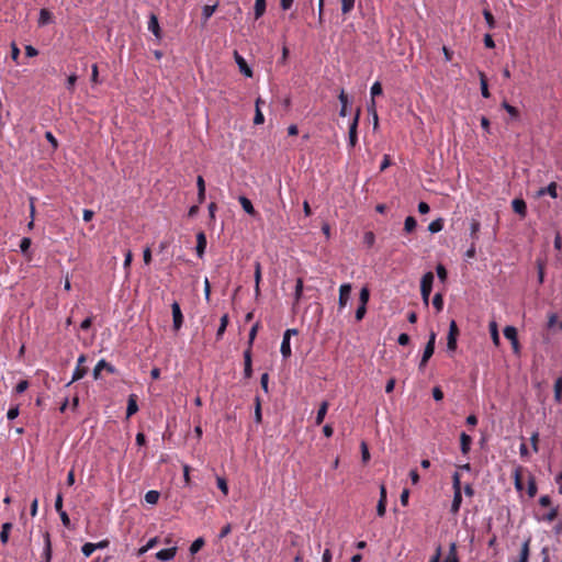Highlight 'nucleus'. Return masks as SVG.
I'll use <instances>...</instances> for the list:
<instances>
[{"mask_svg":"<svg viewBox=\"0 0 562 562\" xmlns=\"http://www.w3.org/2000/svg\"><path fill=\"white\" fill-rule=\"evenodd\" d=\"M328 411V402L324 401L321 403L319 408L317 411L315 424L321 425L324 422V418Z\"/></svg>","mask_w":562,"mask_h":562,"instance_id":"24","label":"nucleus"},{"mask_svg":"<svg viewBox=\"0 0 562 562\" xmlns=\"http://www.w3.org/2000/svg\"><path fill=\"white\" fill-rule=\"evenodd\" d=\"M252 376V359L250 347L244 351V378L250 379Z\"/></svg>","mask_w":562,"mask_h":562,"instance_id":"11","label":"nucleus"},{"mask_svg":"<svg viewBox=\"0 0 562 562\" xmlns=\"http://www.w3.org/2000/svg\"><path fill=\"white\" fill-rule=\"evenodd\" d=\"M370 299V291L367 286H363L359 294V304L367 305Z\"/></svg>","mask_w":562,"mask_h":562,"instance_id":"47","label":"nucleus"},{"mask_svg":"<svg viewBox=\"0 0 562 562\" xmlns=\"http://www.w3.org/2000/svg\"><path fill=\"white\" fill-rule=\"evenodd\" d=\"M438 278L443 282L447 279V270L442 265L436 267Z\"/></svg>","mask_w":562,"mask_h":562,"instance_id":"60","label":"nucleus"},{"mask_svg":"<svg viewBox=\"0 0 562 562\" xmlns=\"http://www.w3.org/2000/svg\"><path fill=\"white\" fill-rule=\"evenodd\" d=\"M303 295V280L301 278L296 279L295 291H294V302L299 303Z\"/></svg>","mask_w":562,"mask_h":562,"instance_id":"38","label":"nucleus"},{"mask_svg":"<svg viewBox=\"0 0 562 562\" xmlns=\"http://www.w3.org/2000/svg\"><path fill=\"white\" fill-rule=\"evenodd\" d=\"M176 553H177L176 547L161 549L156 553V558L159 561H171L175 558Z\"/></svg>","mask_w":562,"mask_h":562,"instance_id":"14","label":"nucleus"},{"mask_svg":"<svg viewBox=\"0 0 562 562\" xmlns=\"http://www.w3.org/2000/svg\"><path fill=\"white\" fill-rule=\"evenodd\" d=\"M416 226H417V222H416L415 217H413V216H407V217L405 218V222H404V231H405L406 233H412V232H414V231H415V228H416Z\"/></svg>","mask_w":562,"mask_h":562,"instance_id":"36","label":"nucleus"},{"mask_svg":"<svg viewBox=\"0 0 562 562\" xmlns=\"http://www.w3.org/2000/svg\"><path fill=\"white\" fill-rule=\"evenodd\" d=\"M18 416H19V407L18 406L10 407L7 413V418L9 420H14Z\"/></svg>","mask_w":562,"mask_h":562,"instance_id":"61","label":"nucleus"},{"mask_svg":"<svg viewBox=\"0 0 562 562\" xmlns=\"http://www.w3.org/2000/svg\"><path fill=\"white\" fill-rule=\"evenodd\" d=\"M363 239H364V243H366L369 247H371V246L374 244V241H375V236H374V234H373L372 232H367V233L364 234V238H363Z\"/></svg>","mask_w":562,"mask_h":562,"instance_id":"64","label":"nucleus"},{"mask_svg":"<svg viewBox=\"0 0 562 562\" xmlns=\"http://www.w3.org/2000/svg\"><path fill=\"white\" fill-rule=\"evenodd\" d=\"M31 238L29 237H23L20 241V249H21V252L22 254H26L31 247Z\"/></svg>","mask_w":562,"mask_h":562,"instance_id":"52","label":"nucleus"},{"mask_svg":"<svg viewBox=\"0 0 562 562\" xmlns=\"http://www.w3.org/2000/svg\"><path fill=\"white\" fill-rule=\"evenodd\" d=\"M459 335V328L456 321H451L449 324V331L447 337V349L449 352H454L457 349V339Z\"/></svg>","mask_w":562,"mask_h":562,"instance_id":"3","label":"nucleus"},{"mask_svg":"<svg viewBox=\"0 0 562 562\" xmlns=\"http://www.w3.org/2000/svg\"><path fill=\"white\" fill-rule=\"evenodd\" d=\"M452 487H453V493H456L457 491L458 492H462L461 490V481H460V474L458 472H454L452 474Z\"/></svg>","mask_w":562,"mask_h":562,"instance_id":"50","label":"nucleus"},{"mask_svg":"<svg viewBox=\"0 0 562 562\" xmlns=\"http://www.w3.org/2000/svg\"><path fill=\"white\" fill-rule=\"evenodd\" d=\"M268 384H269V374L263 373L260 378V385H261L262 390L265 391V393L269 392Z\"/></svg>","mask_w":562,"mask_h":562,"instance_id":"63","label":"nucleus"},{"mask_svg":"<svg viewBox=\"0 0 562 562\" xmlns=\"http://www.w3.org/2000/svg\"><path fill=\"white\" fill-rule=\"evenodd\" d=\"M216 7L215 5H204L202 9V18L204 22H206L215 12Z\"/></svg>","mask_w":562,"mask_h":562,"instance_id":"46","label":"nucleus"},{"mask_svg":"<svg viewBox=\"0 0 562 562\" xmlns=\"http://www.w3.org/2000/svg\"><path fill=\"white\" fill-rule=\"evenodd\" d=\"M435 344H436V333L431 331L429 335V339L425 346L423 356H422L424 358V361H428L432 357V355L435 352Z\"/></svg>","mask_w":562,"mask_h":562,"instance_id":"12","label":"nucleus"},{"mask_svg":"<svg viewBox=\"0 0 562 562\" xmlns=\"http://www.w3.org/2000/svg\"><path fill=\"white\" fill-rule=\"evenodd\" d=\"M216 484H217V487L223 492L224 495L228 494L227 481L224 477L217 476Z\"/></svg>","mask_w":562,"mask_h":562,"instance_id":"49","label":"nucleus"},{"mask_svg":"<svg viewBox=\"0 0 562 562\" xmlns=\"http://www.w3.org/2000/svg\"><path fill=\"white\" fill-rule=\"evenodd\" d=\"M45 138L46 140L52 145L53 149H57L58 148V140L57 138L53 135L52 132L47 131L45 133Z\"/></svg>","mask_w":562,"mask_h":562,"instance_id":"53","label":"nucleus"},{"mask_svg":"<svg viewBox=\"0 0 562 562\" xmlns=\"http://www.w3.org/2000/svg\"><path fill=\"white\" fill-rule=\"evenodd\" d=\"M434 273L431 271L426 272L420 280V294L423 299V303L427 306L429 302V296L432 290L434 283Z\"/></svg>","mask_w":562,"mask_h":562,"instance_id":"1","label":"nucleus"},{"mask_svg":"<svg viewBox=\"0 0 562 562\" xmlns=\"http://www.w3.org/2000/svg\"><path fill=\"white\" fill-rule=\"evenodd\" d=\"M12 529V524L11 522H4L1 527V532H0V541L5 544L9 540V533H10V530Z\"/></svg>","mask_w":562,"mask_h":562,"instance_id":"31","label":"nucleus"},{"mask_svg":"<svg viewBox=\"0 0 562 562\" xmlns=\"http://www.w3.org/2000/svg\"><path fill=\"white\" fill-rule=\"evenodd\" d=\"M43 559L44 562H50L52 560V542H50V536L48 532L44 533V548H43Z\"/></svg>","mask_w":562,"mask_h":562,"instance_id":"15","label":"nucleus"},{"mask_svg":"<svg viewBox=\"0 0 562 562\" xmlns=\"http://www.w3.org/2000/svg\"><path fill=\"white\" fill-rule=\"evenodd\" d=\"M106 370L109 373H115V368L109 363L105 359H101L98 361L95 367L93 368V379L99 380L101 378V371Z\"/></svg>","mask_w":562,"mask_h":562,"instance_id":"8","label":"nucleus"},{"mask_svg":"<svg viewBox=\"0 0 562 562\" xmlns=\"http://www.w3.org/2000/svg\"><path fill=\"white\" fill-rule=\"evenodd\" d=\"M59 517H60V520L64 525V527L66 528H70L71 524H70V518L68 516V514L64 510V512H59Z\"/></svg>","mask_w":562,"mask_h":562,"instance_id":"62","label":"nucleus"},{"mask_svg":"<svg viewBox=\"0 0 562 562\" xmlns=\"http://www.w3.org/2000/svg\"><path fill=\"white\" fill-rule=\"evenodd\" d=\"M94 551H95V547H94V543H92V542H86L81 547V552L86 558H89Z\"/></svg>","mask_w":562,"mask_h":562,"instance_id":"45","label":"nucleus"},{"mask_svg":"<svg viewBox=\"0 0 562 562\" xmlns=\"http://www.w3.org/2000/svg\"><path fill=\"white\" fill-rule=\"evenodd\" d=\"M432 305L437 312H441L443 308V296L441 293H436L432 297Z\"/></svg>","mask_w":562,"mask_h":562,"instance_id":"41","label":"nucleus"},{"mask_svg":"<svg viewBox=\"0 0 562 562\" xmlns=\"http://www.w3.org/2000/svg\"><path fill=\"white\" fill-rule=\"evenodd\" d=\"M537 491H538V488H537V484H536L535 480L530 479L528 481V487H527L528 495L530 497H533L537 494Z\"/></svg>","mask_w":562,"mask_h":562,"instance_id":"55","label":"nucleus"},{"mask_svg":"<svg viewBox=\"0 0 562 562\" xmlns=\"http://www.w3.org/2000/svg\"><path fill=\"white\" fill-rule=\"evenodd\" d=\"M261 279V266L259 262H256L255 265V291L258 294L259 293V282Z\"/></svg>","mask_w":562,"mask_h":562,"instance_id":"44","label":"nucleus"},{"mask_svg":"<svg viewBox=\"0 0 562 562\" xmlns=\"http://www.w3.org/2000/svg\"><path fill=\"white\" fill-rule=\"evenodd\" d=\"M351 284L350 283H344L339 288V299H338V308L339 311L344 310L347 306V303L350 299L351 294Z\"/></svg>","mask_w":562,"mask_h":562,"instance_id":"6","label":"nucleus"},{"mask_svg":"<svg viewBox=\"0 0 562 562\" xmlns=\"http://www.w3.org/2000/svg\"><path fill=\"white\" fill-rule=\"evenodd\" d=\"M280 352H281L283 359H288L292 355L290 339L288 338V336L286 337H282Z\"/></svg>","mask_w":562,"mask_h":562,"instance_id":"23","label":"nucleus"},{"mask_svg":"<svg viewBox=\"0 0 562 562\" xmlns=\"http://www.w3.org/2000/svg\"><path fill=\"white\" fill-rule=\"evenodd\" d=\"M483 16L486 21V24L488 26L490 30L494 29L496 26V22H495V19L492 14V12L487 9H484L483 10Z\"/></svg>","mask_w":562,"mask_h":562,"instance_id":"40","label":"nucleus"},{"mask_svg":"<svg viewBox=\"0 0 562 562\" xmlns=\"http://www.w3.org/2000/svg\"><path fill=\"white\" fill-rule=\"evenodd\" d=\"M235 61L239 68V71L247 78H251L254 72L252 69L248 66L245 58L239 55L237 52L234 53Z\"/></svg>","mask_w":562,"mask_h":562,"instance_id":"10","label":"nucleus"},{"mask_svg":"<svg viewBox=\"0 0 562 562\" xmlns=\"http://www.w3.org/2000/svg\"><path fill=\"white\" fill-rule=\"evenodd\" d=\"M443 562H460L459 557L457 554V544L456 542H451L449 547V552L443 560Z\"/></svg>","mask_w":562,"mask_h":562,"instance_id":"27","label":"nucleus"},{"mask_svg":"<svg viewBox=\"0 0 562 562\" xmlns=\"http://www.w3.org/2000/svg\"><path fill=\"white\" fill-rule=\"evenodd\" d=\"M77 75L75 74H71L70 76H68L67 78V83H66V88L69 90V91H74L75 89V86H76V82H77Z\"/></svg>","mask_w":562,"mask_h":562,"instance_id":"58","label":"nucleus"},{"mask_svg":"<svg viewBox=\"0 0 562 562\" xmlns=\"http://www.w3.org/2000/svg\"><path fill=\"white\" fill-rule=\"evenodd\" d=\"M529 543L530 539L526 540L520 549L519 559L516 562H528L529 560Z\"/></svg>","mask_w":562,"mask_h":562,"instance_id":"29","label":"nucleus"},{"mask_svg":"<svg viewBox=\"0 0 562 562\" xmlns=\"http://www.w3.org/2000/svg\"><path fill=\"white\" fill-rule=\"evenodd\" d=\"M367 313V305L359 304V306L356 310L355 317L357 322H360L363 319L364 315Z\"/></svg>","mask_w":562,"mask_h":562,"instance_id":"51","label":"nucleus"},{"mask_svg":"<svg viewBox=\"0 0 562 562\" xmlns=\"http://www.w3.org/2000/svg\"><path fill=\"white\" fill-rule=\"evenodd\" d=\"M338 99L341 103V108H340V111H339V116H347L348 114V104H349V100H348V95L345 93V90H341L339 95H338Z\"/></svg>","mask_w":562,"mask_h":562,"instance_id":"21","label":"nucleus"},{"mask_svg":"<svg viewBox=\"0 0 562 562\" xmlns=\"http://www.w3.org/2000/svg\"><path fill=\"white\" fill-rule=\"evenodd\" d=\"M138 411L137 400L135 394H131L127 400L126 417L130 418Z\"/></svg>","mask_w":562,"mask_h":562,"instance_id":"18","label":"nucleus"},{"mask_svg":"<svg viewBox=\"0 0 562 562\" xmlns=\"http://www.w3.org/2000/svg\"><path fill=\"white\" fill-rule=\"evenodd\" d=\"M386 513V502L383 499H379L376 505V514L379 517H383Z\"/></svg>","mask_w":562,"mask_h":562,"instance_id":"56","label":"nucleus"},{"mask_svg":"<svg viewBox=\"0 0 562 562\" xmlns=\"http://www.w3.org/2000/svg\"><path fill=\"white\" fill-rule=\"evenodd\" d=\"M29 387V382L26 380H21L16 385H15V392L18 394H22L23 392H25Z\"/></svg>","mask_w":562,"mask_h":562,"instance_id":"59","label":"nucleus"},{"mask_svg":"<svg viewBox=\"0 0 562 562\" xmlns=\"http://www.w3.org/2000/svg\"><path fill=\"white\" fill-rule=\"evenodd\" d=\"M160 497V493L155 490H150L145 494V502L150 505H155L158 503Z\"/></svg>","mask_w":562,"mask_h":562,"instance_id":"30","label":"nucleus"},{"mask_svg":"<svg viewBox=\"0 0 562 562\" xmlns=\"http://www.w3.org/2000/svg\"><path fill=\"white\" fill-rule=\"evenodd\" d=\"M266 0H256L255 2V18H261L266 12Z\"/></svg>","mask_w":562,"mask_h":562,"instance_id":"33","label":"nucleus"},{"mask_svg":"<svg viewBox=\"0 0 562 562\" xmlns=\"http://www.w3.org/2000/svg\"><path fill=\"white\" fill-rule=\"evenodd\" d=\"M490 331H491V337H492L493 342L496 346H498L499 345V334H498L496 322L493 321L490 323Z\"/></svg>","mask_w":562,"mask_h":562,"instance_id":"37","label":"nucleus"},{"mask_svg":"<svg viewBox=\"0 0 562 562\" xmlns=\"http://www.w3.org/2000/svg\"><path fill=\"white\" fill-rule=\"evenodd\" d=\"M512 206L515 213L525 217L527 214V205L522 199H514L512 202Z\"/></svg>","mask_w":562,"mask_h":562,"instance_id":"17","label":"nucleus"},{"mask_svg":"<svg viewBox=\"0 0 562 562\" xmlns=\"http://www.w3.org/2000/svg\"><path fill=\"white\" fill-rule=\"evenodd\" d=\"M472 438L467 432L460 434V450L463 456H467L471 449Z\"/></svg>","mask_w":562,"mask_h":562,"instance_id":"16","label":"nucleus"},{"mask_svg":"<svg viewBox=\"0 0 562 562\" xmlns=\"http://www.w3.org/2000/svg\"><path fill=\"white\" fill-rule=\"evenodd\" d=\"M206 236L204 234V232H199L196 234V247H195V251H196V256L199 258H202L204 256V252H205V249H206Z\"/></svg>","mask_w":562,"mask_h":562,"instance_id":"13","label":"nucleus"},{"mask_svg":"<svg viewBox=\"0 0 562 562\" xmlns=\"http://www.w3.org/2000/svg\"><path fill=\"white\" fill-rule=\"evenodd\" d=\"M356 0H341V12L342 14L350 13L355 8Z\"/></svg>","mask_w":562,"mask_h":562,"instance_id":"42","label":"nucleus"},{"mask_svg":"<svg viewBox=\"0 0 562 562\" xmlns=\"http://www.w3.org/2000/svg\"><path fill=\"white\" fill-rule=\"evenodd\" d=\"M480 85H481V94L483 98H490V91L487 86V80L483 72L480 74Z\"/></svg>","mask_w":562,"mask_h":562,"instance_id":"35","label":"nucleus"},{"mask_svg":"<svg viewBox=\"0 0 562 562\" xmlns=\"http://www.w3.org/2000/svg\"><path fill=\"white\" fill-rule=\"evenodd\" d=\"M480 228H481L480 222L476 221V220H472V222L470 224V236H471V238L473 239L474 243H475V240L479 239Z\"/></svg>","mask_w":562,"mask_h":562,"instance_id":"32","label":"nucleus"},{"mask_svg":"<svg viewBox=\"0 0 562 562\" xmlns=\"http://www.w3.org/2000/svg\"><path fill=\"white\" fill-rule=\"evenodd\" d=\"M443 225H445L443 218L438 217V218L434 220L432 222H430V224L428 225V231L431 234L439 233L443 229Z\"/></svg>","mask_w":562,"mask_h":562,"instance_id":"25","label":"nucleus"},{"mask_svg":"<svg viewBox=\"0 0 562 562\" xmlns=\"http://www.w3.org/2000/svg\"><path fill=\"white\" fill-rule=\"evenodd\" d=\"M371 97L374 98L376 95L382 94V86L379 81H375L370 89Z\"/></svg>","mask_w":562,"mask_h":562,"instance_id":"54","label":"nucleus"},{"mask_svg":"<svg viewBox=\"0 0 562 562\" xmlns=\"http://www.w3.org/2000/svg\"><path fill=\"white\" fill-rule=\"evenodd\" d=\"M462 504V492H456L453 493V499L451 504V513L457 514L460 510Z\"/></svg>","mask_w":562,"mask_h":562,"instance_id":"26","label":"nucleus"},{"mask_svg":"<svg viewBox=\"0 0 562 562\" xmlns=\"http://www.w3.org/2000/svg\"><path fill=\"white\" fill-rule=\"evenodd\" d=\"M502 106H503V109H505V110H506V112H507V113H508L513 119H518V116H519V112H518V110H517L515 106L510 105V104H509L508 102H506V101H504V102L502 103Z\"/></svg>","mask_w":562,"mask_h":562,"instance_id":"43","label":"nucleus"},{"mask_svg":"<svg viewBox=\"0 0 562 562\" xmlns=\"http://www.w3.org/2000/svg\"><path fill=\"white\" fill-rule=\"evenodd\" d=\"M157 544V538H151L148 540V542L146 543V546L142 547L139 549V554H144L146 553L149 549L154 548L155 546Z\"/></svg>","mask_w":562,"mask_h":562,"instance_id":"57","label":"nucleus"},{"mask_svg":"<svg viewBox=\"0 0 562 562\" xmlns=\"http://www.w3.org/2000/svg\"><path fill=\"white\" fill-rule=\"evenodd\" d=\"M254 419L257 424H260L262 422V414H261V402L260 397L256 396L255 398V415Z\"/></svg>","mask_w":562,"mask_h":562,"instance_id":"34","label":"nucleus"},{"mask_svg":"<svg viewBox=\"0 0 562 562\" xmlns=\"http://www.w3.org/2000/svg\"><path fill=\"white\" fill-rule=\"evenodd\" d=\"M360 112H361V110L357 109L356 114L349 125L348 145L350 148H355V146L357 145V142H358L357 128H358V124H359Z\"/></svg>","mask_w":562,"mask_h":562,"instance_id":"2","label":"nucleus"},{"mask_svg":"<svg viewBox=\"0 0 562 562\" xmlns=\"http://www.w3.org/2000/svg\"><path fill=\"white\" fill-rule=\"evenodd\" d=\"M228 325V315L224 314L221 317V323L216 331V340H221Z\"/></svg>","mask_w":562,"mask_h":562,"instance_id":"28","label":"nucleus"},{"mask_svg":"<svg viewBox=\"0 0 562 562\" xmlns=\"http://www.w3.org/2000/svg\"><path fill=\"white\" fill-rule=\"evenodd\" d=\"M147 29L149 32L154 34L157 42H160L162 40V32L156 14L150 13Z\"/></svg>","mask_w":562,"mask_h":562,"instance_id":"7","label":"nucleus"},{"mask_svg":"<svg viewBox=\"0 0 562 562\" xmlns=\"http://www.w3.org/2000/svg\"><path fill=\"white\" fill-rule=\"evenodd\" d=\"M546 194H549L553 199H555L558 196L555 182H551L547 187L539 189V191H538L539 196H542Z\"/></svg>","mask_w":562,"mask_h":562,"instance_id":"20","label":"nucleus"},{"mask_svg":"<svg viewBox=\"0 0 562 562\" xmlns=\"http://www.w3.org/2000/svg\"><path fill=\"white\" fill-rule=\"evenodd\" d=\"M86 360H87V357L85 355L79 356V358L77 360V367L74 370L72 378H71V381L69 382V384L82 379L87 374L88 369L82 367V364L86 362Z\"/></svg>","mask_w":562,"mask_h":562,"instance_id":"9","label":"nucleus"},{"mask_svg":"<svg viewBox=\"0 0 562 562\" xmlns=\"http://www.w3.org/2000/svg\"><path fill=\"white\" fill-rule=\"evenodd\" d=\"M203 546H204L203 538L200 537V538L195 539L190 546V549H189L190 553L191 554L198 553L202 549Z\"/></svg>","mask_w":562,"mask_h":562,"instance_id":"39","label":"nucleus"},{"mask_svg":"<svg viewBox=\"0 0 562 562\" xmlns=\"http://www.w3.org/2000/svg\"><path fill=\"white\" fill-rule=\"evenodd\" d=\"M53 22V14L47 9H41L38 25L44 26Z\"/></svg>","mask_w":562,"mask_h":562,"instance_id":"22","label":"nucleus"},{"mask_svg":"<svg viewBox=\"0 0 562 562\" xmlns=\"http://www.w3.org/2000/svg\"><path fill=\"white\" fill-rule=\"evenodd\" d=\"M504 336L510 341L514 353L518 355L520 352V345L517 337V329L514 326H506L504 328Z\"/></svg>","mask_w":562,"mask_h":562,"instance_id":"4","label":"nucleus"},{"mask_svg":"<svg viewBox=\"0 0 562 562\" xmlns=\"http://www.w3.org/2000/svg\"><path fill=\"white\" fill-rule=\"evenodd\" d=\"M238 200H239V203H240L243 210L247 214H249L251 216H255L257 214L251 201L248 198H246L245 195H240Z\"/></svg>","mask_w":562,"mask_h":562,"instance_id":"19","label":"nucleus"},{"mask_svg":"<svg viewBox=\"0 0 562 562\" xmlns=\"http://www.w3.org/2000/svg\"><path fill=\"white\" fill-rule=\"evenodd\" d=\"M259 101L260 100L258 99L257 102H256V114H255V117H254V124H256V125L262 124L265 122V116H263L262 112L259 109Z\"/></svg>","mask_w":562,"mask_h":562,"instance_id":"48","label":"nucleus"},{"mask_svg":"<svg viewBox=\"0 0 562 562\" xmlns=\"http://www.w3.org/2000/svg\"><path fill=\"white\" fill-rule=\"evenodd\" d=\"M171 312H172V328L175 331H178L182 325H183V314L181 312L180 305L178 302H173L171 304Z\"/></svg>","mask_w":562,"mask_h":562,"instance_id":"5","label":"nucleus"}]
</instances>
